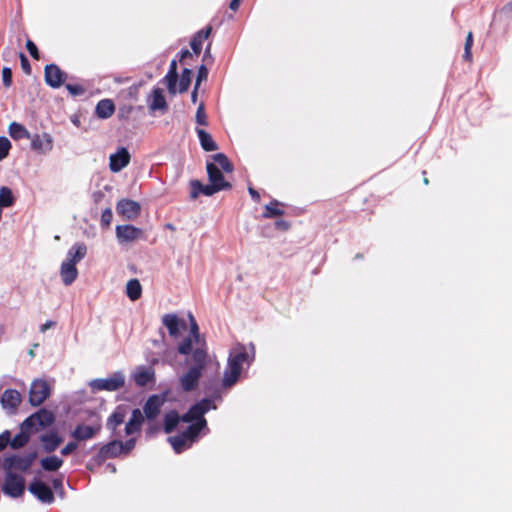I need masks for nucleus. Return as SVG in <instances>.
Returning <instances> with one entry per match:
<instances>
[{"mask_svg":"<svg viewBox=\"0 0 512 512\" xmlns=\"http://www.w3.org/2000/svg\"><path fill=\"white\" fill-rule=\"evenodd\" d=\"M66 89L71 96H82L86 93V88L81 84H66Z\"/></svg>","mask_w":512,"mask_h":512,"instance_id":"47","label":"nucleus"},{"mask_svg":"<svg viewBox=\"0 0 512 512\" xmlns=\"http://www.w3.org/2000/svg\"><path fill=\"white\" fill-rule=\"evenodd\" d=\"M28 430L21 427V431L13 439L10 438L9 444L13 449L24 447L28 443L30 438Z\"/></svg>","mask_w":512,"mask_h":512,"instance_id":"38","label":"nucleus"},{"mask_svg":"<svg viewBox=\"0 0 512 512\" xmlns=\"http://www.w3.org/2000/svg\"><path fill=\"white\" fill-rule=\"evenodd\" d=\"M211 408H215L212 400L204 398L192 405L189 410L182 415V422L191 423L190 425H196L199 428L200 433L207 425L204 414Z\"/></svg>","mask_w":512,"mask_h":512,"instance_id":"3","label":"nucleus"},{"mask_svg":"<svg viewBox=\"0 0 512 512\" xmlns=\"http://www.w3.org/2000/svg\"><path fill=\"white\" fill-rule=\"evenodd\" d=\"M53 488L58 491L63 489V482L61 478H55L52 480Z\"/></svg>","mask_w":512,"mask_h":512,"instance_id":"59","label":"nucleus"},{"mask_svg":"<svg viewBox=\"0 0 512 512\" xmlns=\"http://www.w3.org/2000/svg\"><path fill=\"white\" fill-rule=\"evenodd\" d=\"M193 340L191 337L186 338L179 346H178V352L182 355H188L193 353Z\"/></svg>","mask_w":512,"mask_h":512,"instance_id":"45","label":"nucleus"},{"mask_svg":"<svg viewBox=\"0 0 512 512\" xmlns=\"http://www.w3.org/2000/svg\"><path fill=\"white\" fill-rule=\"evenodd\" d=\"M77 447V441H70L61 449V454L63 456H68L72 454L77 449Z\"/></svg>","mask_w":512,"mask_h":512,"instance_id":"54","label":"nucleus"},{"mask_svg":"<svg viewBox=\"0 0 512 512\" xmlns=\"http://www.w3.org/2000/svg\"><path fill=\"white\" fill-rule=\"evenodd\" d=\"M239 5H240V0H232L230 2L229 7L231 10L236 11L239 8Z\"/></svg>","mask_w":512,"mask_h":512,"instance_id":"64","label":"nucleus"},{"mask_svg":"<svg viewBox=\"0 0 512 512\" xmlns=\"http://www.w3.org/2000/svg\"><path fill=\"white\" fill-rule=\"evenodd\" d=\"M283 206L278 200L273 199L269 204H267L264 208L263 217L264 218H273L284 215V210L280 208Z\"/></svg>","mask_w":512,"mask_h":512,"instance_id":"35","label":"nucleus"},{"mask_svg":"<svg viewBox=\"0 0 512 512\" xmlns=\"http://www.w3.org/2000/svg\"><path fill=\"white\" fill-rule=\"evenodd\" d=\"M40 441L43 445L44 451L51 453L60 446V444L63 442V438L58 434L57 431L52 430L46 434L41 435Z\"/></svg>","mask_w":512,"mask_h":512,"instance_id":"21","label":"nucleus"},{"mask_svg":"<svg viewBox=\"0 0 512 512\" xmlns=\"http://www.w3.org/2000/svg\"><path fill=\"white\" fill-rule=\"evenodd\" d=\"M37 458L36 452H30L26 455L20 456V455H11L9 457H6L3 462V467L6 470V472L13 470L15 471H21L26 472L30 469L32 464Z\"/></svg>","mask_w":512,"mask_h":512,"instance_id":"5","label":"nucleus"},{"mask_svg":"<svg viewBox=\"0 0 512 512\" xmlns=\"http://www.w3.org/2000/svg\"><path fill=\"white\" fill-rule=\"evenodd\" d=\"M472 46H473V33L470 31L468 32L464 44V53L463 58L465 61L471 63L473 60L472 56Z\"/></svg>","mask_w":512,"mask_h":512,"instance_id":"43","label":"nucleus"},{"mask_svg":"<svg viewBox=\"0 0 512 512\" xmlns=\"http://www.w3.org/2000/svg\"><path fill=\"white\" fill-rule=\"evenodd\" d=\"M26 49L34 60L40 59V52L36 46V44L31 40L27 39L26 41Z\"/></svg>","mask_w":512,"mask_h":512,"instance_id":"51","label":"nucleus"},{"mask_svg":"<svg viewBox=\"0 0 512 512\" xmlns=\"http://www.w3.org/2000/svg\"><path fill=\"white\" fill-rule=\"evenodd\" d=\"M116 236L120 243H129L144 239V232L141 228L133 225H118L116 226Z\"/></svg>","mask_w":512,"mask_h":512,"instance_id":"11","label":"nucleus"},{"mask_svg":"<svg viewBox=\"0 0 512 512\" xmlns=\"http://www.w3.org/2000/svg\"><path fill=\"white\" fill-rule=\"evenodd\" d=\"M134 380L138 386L144 387L154 381V371L151 368H142L135 373Z\"/></svg>","mask_w":512,"mask_h":512,"instance_id":"33","label":"nucleus"},{"mask_svg":"<svg viewBox=\"0 0 512 512\" xmlns=\"http://www.w3.org/2000/svg\"><path fill=\"white\" fill-rule=\"evenodd\" d=\"M2 490L6 495L12 498L21 497L25 492L24 477L11 471L6 472Z\"/></svg>","mask_w":512,"mask_h":512,"instance_id":"6","label":"nucleus"},{"mask_svg":"<svg viewBox=\"0 0 512 512\" xmlns=\"http://www.w3.org/2000/svg\"><path fill=\"white\" fill-rule=\"evenodd\" d=\"M28 490L42 503H52L54 501V494L52 489L41 480H33Z\"/></svg>","mask_w":512,"mask_h":512,"instance_id":"12","label":"nucleus"},{"mask_svg":"<svg viewBox=\"0 0 512 512\" xmlns=\"http://www.w3.org/2000/svg\"><path fill=\"white\" fill-rule=\"evenodd\" d=\"M112 219H113V213H112V210L111 208H106L105 210H103L102 214H101V226L102 227H109L111 222H112Z\"/></svg>","mask_w":512,"mask_h":512,"instance_id":"50","label":"nucleus"},{"mask_svg":"<svg viewBox=\"0 0 512 512\" xmlns=\"http://www.w3.org/2000/svg\"><path fill=\"white\" fill-rule=\"evenodd\" d=\"M9 135L14 140L29 139L31 137L26 127L18 122H12L9 125Z\"/></svg>","mask_w":512,"mask_h":512,"instance_id":"34","label":"nucleus"},{"mask_svg":"<svg viewBox=\"0 0 512 512\" xmlns=\"http://www.w3.org/2000/svg\"><path fill=\"white\" fill-rule=\"evenodd\" d=\"M11 433L5 430L0 434V451L4 450L10 442Z\"/></svg>","mask_w":512,"mask_h":512,"instance_id":"55","label":"nucleus"},{"mask_svg":"<svg viewBox=\"0 0 512 512\" xmlns=\"http://www.w3.org/2000/svg\"><path fill=\"white\" fill-rule=\"evenodd\" d=\"M52 147V139L46 133L43 135L35 134L31 139V148L37 153L44 154L52 150Z\"/></svg>","mask_w":512,"mask_h":512,"instance_id":"22","label":"nucleus"},{"mask_svg":"<svg viewBox=\"0 0 512 512\" xmlns=\"http://www.w3.org/2000/svg\"><path fill=\"white\" fill-rule=\"evenodd\" d=\"M126 417L125 408L118 406L114 412L108 417L106 426L111 430L113 436H117V428L124 423Z\"/></svg>","mask_w":512,"mask_h":512,"instance_id":"23","label":"nucleus"},{"mask_svg":"<svg viewBox=\"0 0 512 512\" xmlns=\"http://www.w3.org/2000/svg\"><path fill=\"white\" fill-rule=\"evenodd\" d=\"M207 78H208V69L205 65H201L198 68V72H197V77H196V82H195L196 89H199L202 81H206Z\"/></svg>","mask_w":512,"mask_h":512,"instance_id":"49","label":"nucleus"},{"mask_svg":"<svg viewBox=\"0 0 512 512\" xmlns=\"http://www.w3.org/2000/svg\"><path fill=\"white\" fill-rule=\"evenodd\" d=\"M198 436L199 428L196 425H189L182 433L170 436L168 442L171 444L175 453L180 454L188 449Z\"/></svg>","mask_w":512,"mask_h":512,"instance_id":"4","label":"nucleus"},{"mask_svg":"<svg viewBox=\"0 0 512 512\" xmlns=\"http://www.w3.org/2000/svg\"><path fill=\"white\" fill-rule=\"evenodd\" d=\"M248 192H249V194H250L251 198H252L255 202H257V203H259V202H260V200H261V196H260V194H259V192H258L257 190H255L253 187H249V188H248Z\"/></svg>","mask_w":512,"mask_h":512,"instance_id":"58","label":"nucleus"},{"mask_svg":"<svg viewBox=\"0 0 512 512\" xmlns=\"http://www.w3.org/2000/svg\"><path fill=\"white\" fill-rule=\"evenodd\" d=\"M196 122L199 124V125H203V126H207L208 125V121H207V115H206V112H205V105L203 102H201L197 108V111H196Z\"/></svg>","mask_w":512,"mask_h":512,"instance_id":"46","label":"nucleus"},{"mask_svg":"<svg viewBox=\"0 0 512 512\" xmlns=\"http://www.w3.org/2000/svg\"><path fill=\"white\" fill-rule=\"evenodd\" d=\"M275 227L280 231H287L290 228V223L285 220H277L275 222Z\"/></svg>","mask_w":512,"mask_h":512,"instance_id":"57","label":"nucleus"},{"mask_svg":"<svg viewBox=\"0 0 512 512\" xmlns=\"http://www.w3.org/2000/svg\"><path fill=\"white\" fill-rule=\"evenodd\" d=\"M192 56V53L187 50V49H184L180 52V58H179V61L182 62L184 59L188 58V57H191Z\"/></svg>","mask_w":512,"mask_h":512,"instance_id":"62","label":"nucleus"},{"mask_svg":"<svg viewBox=\"0 0 512 512\" xmlns=\"http://www.w3.org/2000/svg\"><path fill=\"white\" fill-rule=\"evenodd\" d=\"M123 453L122 441L112 440L104 444L98 451L96 459L98 462H104L110 458H116Z\"/></svg>","mask_w":512,"mask_h":512,"instance_id":"14","label":"nucleus"},{"mask_svg":"<svg viewBox=\"0 0 512 512\" xmlns=\"http://www.w3.org/2000/svg\"><path fill=\"white\" fill-rule=\"evenodd\" d=\"M100 429H101L100 425L88 426V425L79 424L72 431L71 436L76 441H86V440L94 438L99 433Z\"/></svg>","mask_w":512,"mask_h":512,"instance_id":"19","label":"nucleus"},{"mask_svg":"<svg viewBox=\"0 0 512 512\" xmlns=\"http://www.w3.org/2000/svg\"><path fill=\"white\" fill-rule=\"evenodd\" d=\"M50 395V387L45 380H35L29 391V402L32 406L41 405Z\"/></svg>","mask_w":512,"mask_h":512,"instance_id":"9","label":"nucleus"},{"mask_svg":"<svg viewBox=\"0 0 512 512\" xmlns=\"http://www.w3.org/2000/svg\"><path fill=\"white\" fill-rule=\"evenodd\" d=\"M115 112V105L111 99L100 100L95 108V114L100 119H107Z\"/></svg>","mask_w":512,"mask_h":512,"instance_id":"28","label":"nucleus"},{"mask_svg":"<svg viewBox=\"0 0 512 512\" xmlns=\"http://www.w3.org/2000/svg\"><path fill=\"white\" fill-rule=\"evenodd\" d=\"M182 421V416L176 410H170L164 415V432L167 434L172 433L179 422Z\"/></svg>","mask_w":512,"mask_h":512,"instance_id":"30","label":"nucleus"},{"mask_svg":"<svg viewBox=\"0 0 512 512\" xmlns=\"http://www.w3.org/2000/svg\"><path fill=\"white\" fill-rule=\"evenodd\" d=\"M131 156L127 148L120 147L116 153L109 157V168L112 172L117 173L124 169L130 163Z\"/></svg>","mask_w":512,"mask_h":512,"instance_id":"15","label":"nucleus"},{"mask_svg":"<svg viewBox=\"0 0 512 512\" xmlns=\"http://www.w3.org/2000/svg\"><path fill=\"white\" fill-rule=\"evenodd\" d=\"M198 90H199V89H196V86L194 85L193 91H192V93H191V101H192L193 103H196V102H197V100H198Z\"/></svg>","mask_w":512,"mask_h":512,"instance_id":"63","label":"nucleus"},{"mask_svg":"<svg viewBox=\"0 0 512 512\" xmlns=\"http://www.w3.org/2000/svg\"><path fill=\"white\" fill-rule=\"evenodd\" d=\"M144 422V416L140 409H134L132 411L129 421L125 425V434L127 436L132 435L141 430V426Z\"/></svg>","mask_w":512,"mask_h":512,"instance_id":"24","label":"nucleus"},{"mask_svg":"<svg viewBox=\"0 0 512 512\" xmlns=\"http://www.w3.org/2000/svg\"><path fill=\"white\" fill-rule=\"evenodd\" d=\"M10 148H11V143H10L9 139L4 136H1L0 137V161L8 156Z\"/></svg>","mask_w":512,"mask_h":512,"instance_id":"48","label":"nucleus"},{"mask_svg":"<svg viewBox=\"0 0 512 512\" xmlns=\"http://www.w3.org/2000/svg\"><path fill=\"white\" fill-rule=\"evenodd\" d=\"M67 74L56 64H48L44 68V79L48 86L59 88L66 81Z\"/></svg>","mask_w":512,"mask_h":512,"instance_id":"10","label":"nucleus"},{"mask_svg":"<svg viewBox=\"0 0 512 512\" xmlns=\"http://www.w3.org/2000/svg\"><path fill=\"white\" fill-rule=\"evenodd\" d=\"M206 169L210 183L221 187V191L232 188L231 183L225 180L222 171L215 163H207Z\"/></svg>","mask_w":512,"mask_h":512,"instance_id":"18","label":"nucleus"},{"mask_svg":"<svg viewBox=\"0 0 512 512\" xmlns=\"http://www.w3.org/2000/svg\"><path fill=\"white\" fill-rule=\"evenodd\" d=\"M165 398L160 395H151L143 406V412L148 421H154L160 414Z\"/></svg>","mask_w":512,"mask_h":512,"instance_id":"16","label":"nucleus"},{"mask_svg":"<svg viewBox=\"0 0 512 512\" xmlns=\"http://www.w3.org/2000/svg\"><path fill=\"white\" fill-rule=\"evenodd\" d=\"M197 135L204 151L211 152L218 149L217 144L213 140L212 136L203 129H197Z\"/></svg>","mask_w":512,"mask_h":512,"instance_id":"32","label":"nucleus"},{"mask_svg":"<svg viewBox=\"0 0 512 512\" xmlns=\"http://www.w3.org/2000/svg\"><path fill=\"white\" fill-rule=\"evenodd\" d=\"M19 58H20V64H21V68H22L23 72L27 75H30L32 72V69H31V65H30L28 58L26 57V55L24 53H20Z\"/></svg>","mask_w":512,"mask_h":512,"instance_id":"53","label":"nucleus"},{"mask_svg":"<svg viewBox=\"0 0 512 512\" xmlns=\"http://www.w3.org/2000/svg\"><path fill=\"white\" fill-rule=\"evenodd\" d=\"M117 213L128 220L135 219L141 212V206L137 201L131 199H121L116 205Z\"/></svg>","mask_w":512,"mask_h":512,"instance_id":"13","label":"nucleus"},{"mask_svg":"<svg viewBox=\"0 0 512 512\" xmlns=\"http://www.w3.org/2000/svg\"><path fill=\"white\" fill-rule=\"evenodd\" d=\"M60 275L66 286L71 285L78 276L76 265L68 261H63L60 268Z\"/></svg>","mask_w":512,"mask_h":512,"instance_id":"26","label":"nucleus"},{"mask_svg":"<svg viewBox=\"0 0 512 512\" xmlns=\"http://www.w3.org/2000/svg\"><path fill=\"white\" fill-rule=\"evenodd\" d=\"M124 384V375L121 372H116L108 378L94 379L89 385L95 391H116L122 388Z\"/></svg>","mask_w":512,"mask_h":512,"instance_id":"8","label":"nucleus"},{"mask_svg":"<svg viewBox=\"0 0 512 512\" xmlns=\"http://www.w3.org/2000/svg\"><path fill=\"white\" fill-rule=\"evenodd\" d=\"M189 318H190V324H191V336L193 337L196 344L199 345L198 347H201L202 344L203 343L206 344V342L204 340H202V341L200 340L199 327H198V324H197L195 318L192 315H190Z\"/></svg>","mask_w":512,"mask_h":512,"instance_id":"44","label":"nucleus"},{"mask_svg":"<svg viewBox=\"0 0 512 512\" xmlns=\"http://www.w3.org/2000/svg\"><path fill=\"white\" fill-rule=\"evenodd\" d=\"M208 353L206 344L194 349L190 360V367L179 378V383L183 391L191 392L197 389L199 380L203 375V371L207 365Z\"/></svg>","mask_w":512,"mask_h":512,"instance_id":"1","label":"nucleus"},{"mask_svg":"<svg viewBox=\"0 0 512 512\" xmlns=\"http://www.w3.org/2000/svg\"><path fill=\"white\" fill-rule=\"evenodd\" d=\"M21 400V394L17 390L6 389L1 396L0 402L3 409L14 414L17 411Z\"/></svg>","mask_w":512,"mask_h":512,"instance_id":"17","label":"nucleus"},{"mask_svg":"<svg viewBox=\"0 0 512 512\" xmlns=\"http://www.w3.org/2000/svg\"><path fill=\"white\" fill-rule=\"evenodd\" d=\"M126 293L132 301H136L141 297L142 286L138 279H131L127 282Z\"/></svg>","mask_w":512,"mask_h":512,"instance_id":"36","label":"nucleus"},{"mask_svg":"<svg viewBox=\"0 0 512 512\" xmlns=\"http://www.w3.org/2000/svg\"><path fill=\"white\" fill-rule=\"evenodd\" d=\"M212 32V26H207L200 31H198L191 39L190 45L193 50V52L196 55H199L202 50V44L203 42L208 39Z\"/></svg>","mask_w":512,"mask_h":512,"instance_id":"27","label":"nucleus"},{"mask_svg":"<svg viewBox=\"0 0 512 512\" xmlns=\"http://www.w3.org/2000/svg\"><path fill=\"white\" fill-rule=\"evenodd\" d=\"M15 202V198L10 188L2 186L0 188V208L11 207Z\"/></svg>","mask_w":512,"mask_h":512,"instance_id":"40","label":"nucleus"},{"mask_svg":"<svg viewBox=\"0 0 512 512\" xmlns=\"http://www.w3.org/2000/svg\"><path fill=\"white\" fill-rule=\"evenodd\" d=\"M136 440L134 438L128 439L126 442H122L123 446V453L122 454H129L135 447Z\"/></svg>","mask_w":512,"mask_h":512,"instance_id":"56","label":"nucleus"},{"mask_svg":"<svg viewBox=\"0 0 512 512\" xmlns=\"http://www.w3.org/2000/svg\"><path fill=\"white\" fill-rule=\"evenodd\" d=\"M191 198L196 199L199 194H203L205 196H212L213 194L221 191V187L214 185L212 183L204 185L199 180L191 181Z\"/></svg>","mask_w":512,"mask_h":512,"instance_id":"20","label":"nucleus"},{"mask_svg":"<svg viewBox=\"0 0 512 512\" xmlns=\"http://www.w3.org/2000/svg\"><path fill=\"white\" fill-rule=\"evenodd\" d=\"M151 111L162 110L166 111L168 106L163 91L160 88L153 90L152 101L149 105Z\"/></svg>","mask_w":512,"mask_h":512,"instance_id":"31","label":"nucleus"},{"mask_svg":"<svg viewBox=\"0 0 512 512\" xmlns=\"http://www.w3.org/2000/svg\"><path fill=\"white\" fill-rule=\"evenodd\" d=\"M500 13L511 14L512 13V2H509L506 5H504L501 8Z\"/></svg>","mask_w":512,"mask_h":512,"instance_id":"61","label":"nucleus"},{"mask_svg":"<svg viewBox=\"0 0 512 512\" xmlns=\"http://www.w3.org/2000/svg\"><path fill=\"white\" fill-rule=\"evenodd\" d=\"M55 421L54 414L47 409H40L36 413L30 415L22 423L23 429H38L51 426Z\"/></svg>","mask_w":512,"mask_h":512,"instance_id":"7","label":"nucleus"},{"mask_svg":"<svg viewBox=\"0 0 512 512\" xmlns=\"http://www.w3.org/2000/svg\"><path fill=\"white\" fill-rule=\"evenodd\" d=\"M162 322L168 329L170 336L176 337L179 335L180 327L185 328L186 324L180 320L175 314H165Z\"/></svg>","mask_w":512,"mask_h":512,"instance_id":"25","label":"nucleus"},{"mask_svg":"<svg viewBox=\"0 0 512 512\" xmlns=\"http://www.w3.org/2000/svg\"><path fill=\"white\" fill-rule=\"evenodd\" d=\"M163 80L167 85L168 92L175 95L177 93L178 72L168 70Z\"/></svg>","mask_w":512,"mask_h":512,"instance_id":"41","label":"nucleus"},{"mask_svg":"<svg viewBox=\"0 0 512 512\" xmlns=\"http://www.w3.org/2000/svg\"><path fill=\"white\" fill-rule=\"evenodd\" d=\"M86 254V245L82 242L76 243L68 250L66 261L76 265L86 256Z\"/></svg>","mask_w":512,"mask_h":512,"instance_id":"29","label":"nucleus"},{"mask_svg":"<svg viewBox=\"0 0 512 512\" xmlns=\"http://www.w3.org/2000/svg\"><path fill=\"white\" fill-rule=\"evenodd\" d=\"M41 467L45 471L53 472L60 469V467L63 465V460L55 455L45 457L41 460Z\"/></svg>","mask_w":512,"mask_h":512,"instance_id":"37","label":"nucleus"},{"mask_svg":"<svg viewBox=\"0 0 512 512\" xmlns=\"http://www.w3.org/2000/svg\"><path fill=\"white\" fill-rule=\"evenodd\" d=\"M254 360V353L249 354L244 345H237L230 351L227 367L224 371L222 386L230 388L237 383L244 365L250 366Z\"/></svg>","mask_w":512,"mask_h":512,"instance_id":"2","label":"nucleus"},{"mask_svg":"<svg viewBox=\"0 0 512 512\" xmlns=\"http://www.w3.org/2000/svg\"><path fill=\"white\" fill-rule=\"evenodd\" d=\"M192 75H193V72L191 69H189V68L183 69L181 76H180V80H179L178 91L180 93H184L189 89V86L192 81Z\"/></svg>","mask_w":512,"mask_h":512,"instance_id":"42","label":"nucleus"},{"mask_svg":"<svg viewBox=\"0 0 512 512\" xmlns=\"http://www.w3.org/2000/svg\"><path fill=\"white\" fill-rule=\"evenodd\" d=\"M2 81L6 88H9L12 85V70L9 67H4L2 69Z\"/></svg>","mask_w":512,"mask_h":512,"instance_id":"52","label":"nucleus"},{"mask_svg":"<svg viewBox=\"0 0 512 512\" xmlns=\"http://www.w3.org/2000/svg\"><path fill=\"white\" fill-rule=\"evenodd\" d=\"M212 158L215 161V164L219 165L224 172H226V173L233 172L234 166L224 153H217V154L213 155Z\"/></svg>","mask_w":512,"mask_h":512,"instance_id":"39","label":"nucleus"},{"mask_svg":"<svg viewBox=\"0 0 512 512\" xmlns=\"http://www.w3.org/2000/svg\"><path fill=\"white\" fill-rule=\"evenodd\" d=\"M56 323L54 321H47L46 323H44L43 325L40 326V331L42 333H44L47 329L53 327Z\"/></svg>","mask_w":512,"mask_h":512,"instance_id":"60","label":"nucleus"}]
</instances>
